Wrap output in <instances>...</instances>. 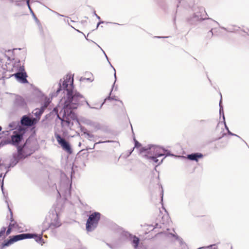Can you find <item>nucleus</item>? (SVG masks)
<instances>
[{"label":"nucleus","instance_id":"5701e85b","mask_svg":"<svg viewBox=\"0 0 249 249\" xmlns=\"http://www.w3.org/2000/svg\"><path fill=\"white\" fill-rule=\"evenodd\" d=\"M116 102H117L116 105H117L118 106H121L122 109L123 110L124 107V105H123V103L122 102H121V101H116Z\"/></svg>","mask_w":249,"mask_h":249},{"label":"nucleus","instance_id":"393cba45","mask_svg":"<svg viewBox=\"0 0 249 249\" xmlns=\"http://www.w3.org/2000/svg\"><path fill=\"white\" fill-rule=\"evenodd\" d=\"M27 0V3H29L30 0Z\"/></svg>","mask_w":249,"mask_h":249},{"label":"nucleus","instance_id":"39448f33","mask_svg":"<svg viewBox=\"0 0 249 249\" xmlns=\"http://www.w3.org/2000/svg\"><path fill=\"white\" fill-rule=\"evenodd\" d=\"M55 136L58 143L61 145L63 149L69 154H71L72 151L69 143L64 139L62 138L59 134H56Z\"/></svg>","mask_w":249,"mask_h":249},{"label":"nucleus","instance_id":"20e7f679","mask_svg":"<svg viewBox=\"0 0 249 249\" xmlns=\"http://www.w3.org/2000/svg\"><path fill=\"white\" fill-rule=\"evenodd\" d=\"M25 130L23 129H20L19 132L15 131L13 135L11 136V143L15 146H18L19 142L22 140Z\"/></svg>","mask_w":249,"mask_h":249},{"label":"nucleus","instance_id":"bb28decb","mask_svg":"<svg viewBox=\"0 0 249 249\" xmlns=\"http://www.w3.org/2000/svg\"><path fill=\"white\" fill-rule=\"evenodd\" d=\"M1 129H2V128L1 126H0V131L1 130Z\"/></svg>","mask_w":249,"mask_h":249},{"label":"nucleus","instance_id":"cd10ccee","mask_svg":"<svg viewBox=\"0 0 249 249\" xmlns=\"http://www.w3.org/2000/svg\"><path fill=\"white\" fill-rule=\"evenodd\" d=\"M62 112V111H61V112H60V114H61V113Z\"/></svg>","mask_w":249,"mask_h":249},{"label":"nucleus","instance_id":"7ed1b4c3","mask_svg":"<svg viewBox=\"0 0 249 249\" xmlns=\"http://www.w3.org/2000/svg\"><path fill=\"white\" fill-rule=\"evenodd\" d=\"M100 218L101 214L98 212H94L91 214L87 221L86 230L88 231L94 230L97 227Z\"/></svg>","mask_w":249,"mask_h":249},{"label":"nucleus","instance_id":"6ab92c4d","mask_svg":"<svg viewBox=\"0 0 249 249\" xmlns=\"http://www.w3.org/2000/svg\"><path fill=\"white\" fill-rule=\"evenodd\" d=\"M49 104H50L49 99H48V100L44 103V105L42 107H41L42 108H43L44 110H45V109L48 106Z\"/></svg>","mask_w":249,"mask_h":249},{"label":"nucleus","instance_id":"4be33fe9","mask_svg":"<svg viewBox=\"0 0 249 249\" xmlns=\"http://www.w3.org/2000/svg\"><path fill=\"white\" fill-rule=\"evenodd\" d=\"M92 153L93 154V156L94 158H97L99 156L100 153L98 151H93Z\"/></svg>","mask_w":249,"mask_h":249},{"label":"nucleus","instance_id":"9d476101","mask_svg":"<svg viewBox=\"0 0 249 249\" xmlns=\"http://www.w3.org/2000/svg\"><path fill=\"white\" fill-rule=\"evenodd\" d=\"M61 225V223L57 217H56L55 219L52 221L49 225V227L52 229H55L59 227Z\"/></svg>","mask_w":249,"mask_h":249},{"label":"nucleus","instance_id":"6e6552de","mask_svg":"<svg viewBox=\"0 0 249 249\" xmlns=\"http://www.w3.org/2000/svg\"><path fill=\"white\" fill-rule=\"evenodd\" d=\"M152 155L160 157L164 155V151L160 148L157 146H152L149 148Z\"/></svg>","mask_w":249,"mask_h":249},{"label":"nucleus","instance_id":"c85d7f7f","mask_svg":"<svg viewBox=\"0 0 249 249\" xmlns=\"http://www.w3.org/2000/svg\"><path fill=\"white\" fill-rule=\"evenodd\" d=\"M202 249V248H198L197 249Z\"/></svg>","mask_w":249,"mask_h":249},{"label":"nucleus","instance_id":"1a4fd4ad","mask_svg":"<svg viewBox=\"0 0 249 249\" xmlns=\"http://www.w3.org/2000/svg\"><path fill=\"white\" fill-rule=\"evenodd\" d=\"M203 155L201 153H196L187 155V158L191 160L198 161V159L203 158Z\"/></svg>","mask_w":249,"mask_h":249},{"label":"nucleus","instance_id":"412c9836","mask_svg":"<svg viewBox=\"0 0 249 249\" xmlns=\"http://www.w3.org/2000/svg\"><path fill=\"white\" fill-rule=\"evenodd\" d=\"M13 229L12 228V225H9L8 227V229L6 232V234L7 235H9Z\"/></svg>","mask_w":249,"mask_h":249},{"label":"nucleus","instance_id":"a878e982","mask_svg":"<svg viewBox=\"0 0 249 249\" xmlns=\"http://www.w3.org/2000/svg\"><path fill=\"white\" fill-rule=\"evenodd\" d=\"M162 161V160H161V161L159 162V163H160Z\"/></svg>","mask_w":249,"mask_h":249},{"label":"nucleus","instance_id":"f8f14e48","mask_svg":"<svg viewBox=\"0 0 249 249\" xmlns=\"http://www.w3.org/2000/svg\"><path fill=\"white\" fill-rule=\"evenodd\" d=\"M44 110L43 108H42L40 107V108H36L34 110V114L38 118V119L40 118V116L44 112Z\"/></svg>","mask_w":249,"mask_h":249},{"label":"nucleus","instance_id":"f3484780","mask_svg":"<svg viewBox=\"0 0 249 249\" xmlns=\"http://www.w3.org/2000/svg\"><path fill=\"white\" fill-rule=\"evenodd\" d=\"M24 145H25V144L22 146L19 145V144L18 145V146H16L17 147L18 152L19 155L22 154V151H23V148L24 147Z\"/></svg>","mask_w":249,"mask_h":249},{"label":"nucleus","instance_id":"2eb2a0df","mask_svg":"<svg viewBox=\"0 0 249 249\" xmlns=\"http://www.w3.org/2000/svg\"><path fill=\"white\" fill-rule=\"evenodd\" d=\"M84 135H85V137L87 139H89V140H91L94 138V135L90 133L88 131H84L83 132Z\"/></svg>","mask_w":249,"mask_h":249},{"label":"nucleus","instance_id":"a211bd4d","mask_svg":"<svg viewBox=\"0 0 249 249\" xmlns=\"http://www.w3.org/2000/svg\"><path fill=\"white\" fill-rule=\"evenodd\" d=\"M157 158H158V157L157 156H154V155L148 156V158L152 160L155 163L158 162L159 160L157 159Z\"/></svg>","mask_w":249,"mask_h":249},{"label":"nucleus","instance_id":"b1692460","mask_svg":"<svg viewBox=\"0 0 249 249\" xmlns=\"http://www.w3.org/2000/svg\"><path fill=\"white\" fill-rule=\"evenodd\" d=\"M83 155H85L86 157H88L89 155V153L87 152H84V153H83Z\"/></svg>","mask_w":249,"mask_h":249},{"label":"nucleus","instance_id":"4468645a","mask_svg":"<svg viewBox=\"0 0 249 249\" xmlns=\"http://www.w3.org/2000/svg\"><path fill=\"white\" fill-rule=\"evenodd\" d=\"M139 242H140V240L138 237H136V236H134L133 237L132 243V244H133L134 247L135 249H136L138 247Z\"/></svg>","mask_w":249,"mask_h":249},{"label":"nucleus","instance_id":"f03ea898","mask_svg":"<svg viewBox=\"0 0 249 249\" xmlns=\"http://www.w3.org/2000/svg\"><path fill=\"white\" fill-rule=\"evenodd\" d=\"M27 238H34L36 242H39L42 240V235H38L32 233H22L10 236L8 240L4 241L2 244V248L9 246L16 242Z\"/></svg>","mask_w":249,"mask_h":249},{"label":"nucleus","instance_id":"0eeeda50","mask_svg":"<svg viewBox=\"0 0 249 249\" xmlns=\"http://www.w3.org/2000/svg\"><path fill=\"white\" fill-rule=\"evenodd\" d=\"M36 122V119L34 118L32 119L27 116H23L21 120V123L22 125L29 126H32L35 124Z\"/></svg>","mask_w":249,"mask_h":249},{"label":"nucleus","instance_id":"ddd939ff","mask_svg":"<svg viewBox=\"0 0 249 249\" xmlns=\"http://www.w3.org/2000/svg\"><path fill=\"white\" fill-rule=\"evenodd\" d=\"M15 76L19 79L22 80H26V75L25 73L22 72H17L14 74Z\"/></svg>","mask_w":249,"mask_h":249},{"label":"nucleus","instance_id":"aec40b11","mask_svg":"<svg viewBox=\"0 0 249 249\" xmlns=\"http://www.w3.org/2000/svg\"><path fill=\"white\" fill-rule=\"evenodd\" d=\"M6 231V228L3 227L1 229V230L0 231V237H1L2 236L4 235Z\"/></svg>","mask_w":249,"mask_h":249},{"label":"nucleus","instance_id":"423d86ee","mask_svg":"<svg viewBox=\"0 0 249 249\" xmlns=\"http://www.w3.org/2000/svg\"><path fill=\"white\" fill-rule=\"evenodd\" d=\"M73 79L71 75H67L62 84V87L67 91L70 92L73 91Z\"/></svg>","mask_w":249,"mask_h":249},{"label":"nucleus","instance_id":"9b49d317","mask_svg":"<svg viewBox=\"0 0 249 249\" xmlns=\"http://www.w3.org/2000/svg\"><path fill=\"white\" fill-rule=\"evenodd\" d=\"M135 147L134 148L138 149L140 153L148 150V149L142 147V144L139 142L136 139H134Z\"/></svg>","mask_w":249,"mask_h":249},{"label":"nucleus","instance_id":"dca6fc26","mask_svg":"<svg viewBox=\"0 0 249 249\" xmlns=\"http://www.w3.org/2000/svg\"><path fill=\"white\" fill-rule=\"evenodd\" d=\"M9 225H12V229L16 228L18 226V224H17V222L14 221L12 217L11 218V222Z\"/></svg>","mask_w":249,"mask_h":249},{"label":"nucleus","instance_id":"f257e3e1","mask_svg":"<svg viewBox=\"0 0 249 249\" xmlns=\"http://www.w3.org/2000/svg\"><path fill=\"white\" fill-rule=\"evenodd\" d=\"M85 102V99L82 95L76 91L69 92L67 94V98L64 103L63 116L58 115V118L61 121L62 127H69L73 124L71 122L75 115L72 109H76L80 105Z\"/></svg>","mask_w":249,"mask_h":249}]
</instances>
